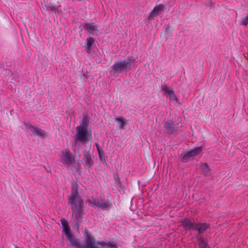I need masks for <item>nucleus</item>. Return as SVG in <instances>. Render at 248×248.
<instances>
[{"instance_id":"nucleus-1","label":"nucleus","mask_w":248,"mask_h":248,"mask_svg":"<svg viewBox=\"0 0 248 248\" xmlns=\"http://www.w3.org/2000/svg\"><path fill=\"white\" fill-rule=\"evenodd\" d=\"M68 200L69 204L73 214L75 215L76 219L79 221H81L85 212V206L78 190L74 187L72 189Z\"/></svg>"},{"instance_id":"nucleus-2","label":"nucleus","mask_w":248,"mask_h":248,"mask_svg":"<svg viewBox=\"0 0 248 248\" xmlns=\"http://www.w3.org/2000/svg\"><path fill=\"white\" fill-rule=\"evenodd\" d=\"M104 196L101 197L100 200L95 197H92V199H88L87 202L92 206H95L101 208L102 210L109 209L111 206V203L108 202H104Z\"/></svg>"},{"instance_id":"nucleus-3","label":"nucleus","mask_w":248,"mask_h":248,"mask_svg":"<svg viewBox=\"0 0 248 248\" xmlns=\"http://www.w3.org/2000/svg\"><path fill=\"white\" fill-rule=\"evenodd\" d=\"M91 137V133H89L87 129L80 127L77 128V134L75 136L76 142H80L86 144L89 137Z\"/></svg>"},{"instance_id":"nucleus-4","label":"nucleus","mask_w":248,"mask_h":248,"mask_svg":"<svg viewBox=\"0 0 248 248\" xmlns=\"http://www.w3.org/2000/svg\"><path fill=\"white\" fill-rule=\"evenodd\" d=\"M112 72L116 76H118L120 73L130 68V64L126 60L121 61L115 62L112 66Z\"/></svg>"},{"instance_id":"nucleus-5","label":"nucleus","mask_w":248,"mask_h":248,"mask_svg":"<svg viewBox=\"0 0 248 248\" xmlns=\"http://www.w3.org/2000/svg\"><path fill=\"white\" fill-rule=\"evenodd\" d=\"M60 157L61 161L67 166L76 164V160L74 156L68 150L62 151L60 155Z\"/></svg>"},{"instance_id":"nucleus-6","label":"nucleus","mask_w":248,"mask_h":248,"mask_svg":"<svg viewBox=\"0 0 248 248\" xmlns=\"http://www.w3.org/2000/svg\"><path fill=\"white\" fill-rule=\"evenodd\" d=\"M202 148L201 147H198L194 148V149L189 151L186 154L184 155L182 154V161L184 162H187L190 158L195 156L201 153Z\"/></svg>"},{"instance_id":"nucleus-7","label":"nucleus","mask_w":248,"mask_h":248,"mask_svg":"<svg viewBox=\"0 0 248 248\" xmlns=\"http://www.w3.org/2000/svg\"><path fill=\"white\" fill-rule=\"evenodd\" d=\"M86 248H99L101 242H96L89 233H86L85 238Z\"/></svg>"},{"instance_id":"nucleus-8","label":"nucleus","mask_w":248,"mask_h":248,"mask_svg":"<svg viewBox=\"0 0 248 248\" xmlns=\"http://www.w3.org/2000/svg\"><path fill=\"white\" fill-rule=\"evenodd\" d=\"M26 128L30 130L33 136H44L46 134L44 130L42 129L35 127L32 125L25 124Z\"/></svg>"},{"instance_id":"nucleus-9","label":"nucleus","mask_w":248,"mask_h":248,"mask_svg":"<svg viewBox=\"0 0 248 248\" xmlns=\"http://www.w3.org/2000/svg\"><path fill=\"white\" fill-rule=\"evenodd\" d=\"M163 125L165 131L168 134H172L177 131V127L174 122H165Z\"/></svg>"},{"instance_id":"nucleus-10","label":"nucleus","mask_w":248,"mask_h":248,"mask_svg":"<svg viewBox=\"0 0 248 248\" xmlns=\"http://www.w3.org/2000/svg\"><path fill=\"white\" fill-rule=\"evenodd\" d=\"M85 29L90 33L93 35H98L97 26L94 23H85L84 24Z\"/></svg>"},{"instance_id":"nucleus-11","label":"nucleus","mask_w":248,"mask_h":248,"mask_svg":"<svg viewBox=\"0 0 248 248\" xmlns=\"http://www.w3.org/2000/svg\"><path fill=\"white\" fill-rule=\"evenodd\" d=\"M65 235L71 247H75L76 248L80 247V244L79 243L78 239L74 235L71 234L70 232L65 234Z\"/></svg>"},{"instance_id":"nucleus-12","label":"nucleus","mask_w":248,"mask_h":248,"mask_svg":"<svg viewBox=\"0 0 248 248\" xmlns=\"http://www.w3.org/2000/svg\"><path fill=\"white\" fill-rule=\"evenodd\" d=\"M164 8V5L162 4L158 5L154 7L153 10L150 13L149 16V19L152 20L154 19L155 16H157Z\"/></svg>"},{"instance_id":"nucleus-13","label":"nucleus","mask_w":248,"mask_h":248,"mask_svg":"<svg viewBox=\"0 0 248 248\" xmlns=\"http://www.w3.org/2000/svg\"><path fill=\"white\" fill-rule=\"evenodd\" d=\"M209 228V225L207 223H196L195 225L194 230H197L199 233H201Z\"/></svg>"},{"instance_id":"nucleus-14","label":"nucleus","mask_w":248,"mask_h":248,"mask_svg":"<svg viewBox=\"0 0 248 248\" xmlns=\"http://www.w3.org/2000/svg\"><path fill=\"white\" fill-rule=\"evenodd\" d=\"M182 224L186 229L194 230L195 224L192 222L189 219L186 218L182 221Z\"/></svg>"},{"instance_id":"nucleus-15","label":"nucleus","mask_w":248,"mask_h":248,"mask_svg":"<svg viewBox=\"0 0 248 248\" xmlns=\"http://www.w3.org/2000/svg\"><path fill=\"white\" fill-rule=\"evenodd\" d=\"M83 160L85 164L89 167H91L93 165V162L92 160L91 154L89 152L84 154Z\"/></svg>"},{"instance_id":"nucleus-16","label":"nucleus","mask_w":248,"mask_h":248,"mask_svg":"<svg viewBox=\"0 0 248 248\" xmlns=\"http://www.w3.org/2000/svg\"><path fill=\"white\" fill-rule=\"evenodd\" d=\"M99 248H117V245L114 242H101Z\"/></svg>"},{"instance_id":"nucleus-17","label":"nucleus","mask_w":248,"mask_h":248,"mask_svg":"<svg viewBox=\"0 0 248 248\" xmlns=\"http://www.w3.org/2000/svg\"><path fill=\"white\" fill-rule=\"evenodd\" d=\"M89 118L87 115H84L83 117L82 121L80 124L77 127H80L83 129H87L89 124Z\"/></svg>"},{"instance_id":"nucleus-18","label":"nucleus","mask_w":248,"mask_h":248,"mask_svg":"<svg viewBox=\"0 0 248 248\" xmlns=\"http://www.w3.org/2000/svg\"><path fill=\"white\" fill-rule=\"evenodd\" d=\"M94 43V40L92 37L87 38L86 39V44L85 47L88 53H90L92 50V46Z\"/></svg>"},{"instance_id":"nucleus-19","label":"nucleus","mask_w":248,"mask_h":248,"mask_svg":"<svg viewBox=\"0 0 248 248\" xmlns=\"http://www.w3.org/2000/svg\"><path fill=\"white\" fill-rule=\"evenodd\" d=\"M61 222L63 230L65 234L70 232V229L69 228L67 220L64 218H62L61 219Z\"/></svg>"},{"instance_id":"nucleus-20","label":"nucleus","mask_w":248,"mask_h":248,"mask_svg":"<svg viewBox=\"0 0 248 248\" xmlns=\"http://www.w3.org/2000/svg\"><path fill=\"white\" fill-rule=\"evenodd\" d=\"M201 169L205 175H209L211 174L210 169L207 163H204L201 165Z\"/></svg>"},{"instance_id":"nucleus-21","label":"nucleus","mask_w":248,"mask_h":248,"mask_svg":"<svg viewBox=\"0 0 248 248\" xmlns=\"http://www.w3.org/2000/svg\"><path fill=\"white\" fill-rule=\"evenodd\" d=\"M161 90L165 92V94L167 96L170 95V94L174 92L170 88H168L165 85H162L161 86Z\"/></svg>"},{"instance_id":"nucleus-22","label":"nucleus","mask_w":248,"mask_h":248,"mask_svg":"<svg viewBox=\"0 0 248 248\" xmlns=\"http://www.w3.org/2000/svg\"><path fill=\"white\" fill-rule=\"evenodd\" d=\"M100 160L105 161V155L103 150L100 148L97 143L95 144Z\"/></svg>"},{"instance_id":"nucleus-23","label":"nucleus","mask_w":248,"mask_h":248,"mask_svg":"<svg viewBox=\"0 0 248 248\" xmlns=\"http://www.w3.org/2000/svg\"><path fill=\"white\" fill-rule=\"evenodd\" d=\"M115 121H117L119 123L120 125V127L121 128L124 129L125 126V119L124 118H115Z\"/></svg>"},{"instance_id":"nucleus-24","label":"nucleus","mask_w":248,"mask_h":248,"mask_svg":"<svg viewBox=\"0 0 248 248\" xmlns=\"http://www.w3.org/2000/svg\"><path fill=\"white\" fill-rule=\"evenodd\" d=\"M199 245L200 248H206L208 247L206 243L202 238H200L199 240Z\"/></svg>"},{"instance_id":"nucleus-25","label":"nucleus","mask_w":248,"mask_h":248,"mask_svg":"<svg viewBox=\"0 0 248 248\" xmlns=\"http://www.w3.org/2000/svg\"><path fill=\"white\" fill-rule=\"evenodd\" d=\"M137 58V57H135L132 56H129L127 57V60H126V62H128L129 63L130 67L131 66V63L132 62H135L136 61Z\"/></svg>"},{"instance_id":"nucleus-26","label":"nucleus","mask_w":248,"mask_h":248,"mask_svg":"<svg viewBox=\"0 0 248 248\" xmlns=\"http://www.w3.org/2000/svg\"><path fill=\"white\" fill-rule=\"evenodd\" d=\"M169 96L170 100L172 101H176L177 100V98L174 92H173Z\"/></svg>"},{"instance_id":"nucleus-27","label":"nucleus","mask_w":248,"mask_h":248,"mask_svg":"<svg viewBox=\"0 0 248 248\" xmlns=\"http://www.w3.org/2000/svg\"><path fill=\"white\" fill-rule=\"evenodd\" d=\"M242 24L244 26H247L248 23V16H247L242 21Z\"/></svg>"},{"instance_id":"nucleus-28","label":"nucleus","mask_w":248,"mask_h":248,"mask_svg":"<svg viewBox=\"0 0 248 248\" xmlns=\"http://www.w3.org/2000/svg\"><path fill=\"white\" fill-rule=\"evenodd\" d=\"M16 248H18V247H16Z\"/></svg>"}]
</instances>
